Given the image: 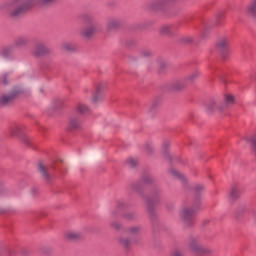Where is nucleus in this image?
I'll use <instances>...</instances> for the list:
<instances>
[{"label": "nucleus", "mask_w": 256, "mask_h": 256, "mask_svg": "<svg viewBox=\"0 0 256 256\" xmlns=\"http://www.w3.org/2000/svg\"><path fill=\"white\" fill-rule=\"evenodd\" d=\"M225 103L221 102L219 99L211 100L206 105V111L208 113H223L227 109V105H233L235 103V96L233 94H226L224 96Z\"/></svg>", "instance_id": "1"}, {"label": "nucleus", "mask_w": 256, "mask_h": 256, "mask_svg": "<svg viewBox=\"0 0 256 256\" xmlns=\"http://www.w3.org/2000/svg\"><path fill=\"white\" fill-rule=\"evenodd\" d=\"M33 0L27 2H21V0H12L7 3L8 11H10L11 17H19L23 15L29 7H33Z\"/></svg>", "instance_id": "2"}, {"label": "nucleus", "mask_w": 256, "mask_h": 256, "mask_svg": "<svg viewBox=\"0 0 256 256\" xmlns=\"http://www.w3.org/2000/svg\"><path fill=\"white\" fill-rule=\"evenodd\" d=\"M195 213H197L196 206H185L181 208L179 215L184 225H191V223H193V217H195Z\"/></svg>", "instance_id": "3"}, {"label": "nucleus", "mask_w": 256, "mask_h": 256, "mask_svg": "<svg viewBox=\"0 0 256 256\" xmlns=\"http://www.w3.org/2000/svg\"><path fill=\"white\" fill-rule=\"evenodd\" d=\"M189 247L191 251L197 253V255H210V253H212L211 248L202 246L201 243H199V240H197V238H192L190 240Z\"/></svg>", "instance_id": "4"}, {"label": "nucleus", "mask_w": 256, "mask_h": 256, "mask_svg": "<svg viewBox=\"0 0 256 256\" xmlns=\"http://www.w3.org/2000/svg\"><path fill=\"white\" fill-rule=\"evenodd\" d=\"M103 91H105V83L99 82L95 85L94 90L92 91L91 103L97 105L103 101Z\"/></svg>", "instance_id": "5"}, {"label": "nucleus", "mask_w": 256, "mask_h": 256, "mask_svg": "<svg viewBox=\"0 0 256 256\" xmlns=\"http://www.w3.org/2000/svg\"><path fill=\"white\" fill-rule=\"evenodd\" d=\"M21 90L14 89L10 93L2 94L0 96V106L7 105L8 103H11L17 95L21 94Z\"/></svg>", "instance_id": "6"}, {"label": "nucleus", "mask_w": 256, "mask_h": 256, "mask_svg": "<svg viewBox=\"0 0 256 256\" xmlns=\"http://www.w3.org/2000/svg\"><path fill=\"white\" fill-rule=\"evenodd\" d=\"M64 239L66 241H81L83 239V232L79 230H67L64 232Z\"/></svg>", "instance_id": "7"}, {"label": "nucleus", "mask_w": 256, "mask_h": 256, "mask_svg": "<svg viewBox=\"0 0 256 256\" xmlns=\"http://www.w3.org/2000/svg\"><path fill=\"white\" fill-rule=\"evenodd\" d=\"M117 243L120 245V247H123L124 249H129L135 241L131 240L130 237L127 236H120L117 238Z\"/></svg>", "instance_id": "8"}, {"label": "nucleus", "mask_w": 256, "mask_h": 256, "mask_svg": "<svg viewBox=\"0 0 256 256\" xmlns=\"http://www.w3.org/2000/svg\"><path fill=\"white\" fill-rule=\"evenodd\" d=\"M95 31H97V25L91 24L81 30V36L82 37H92V35L95 33Z\"/></svg>", "instance_id": "9"}, {"label": "nucleus", "mask_w": 256, "mask_h": 256, "mask_svg": "<svg viewBox=\"0 0 256 256\" xmlns=\"http://www.w3.org/2000/svg\"><path fill=\"white\" fill-rule=\"evenodd\" d=\"M33 53H34V55L39 57V55H47V53H49V49H47V47H45V45L39 44V45L35 46Z\"/></svg>", "instance_id": "10"}, {"label": "nucleus", "mask_w": 256, "mask_h": 256, "mask_svg": "<svg viewBox=\"0 0 256 256\" xmlns=\"http://www.w3.org/2000/svg\"><path fill=\"white\" fill-rule=\"evenodd\" d=\"M247 14L253 19H256V0H252L250 4L247 6Z\"/></svg>", "instance_id": "11"}, {"label": "nucleus", "mask_w": 256, "mask_h": 256, "mask_svg": "<svg viewBox=\"0 0 256 256\" xmlns=\"http://www.w3.org/2000/svg\"><path fill=\"white\" fill-rule=\"evenodd\" d=\"M76 111H77V113H80L81 115H87V113H89L91 110L89 109V106H87V104L79 103L76 106Z\"/></svg>", "instance_id": "12"}, {"label": "nucleus", "mask_w": 256, "mask_h": 256, "mask_svg": "<svg viewBox=\"0 0 256 256\" xmlns=\"http://www.w3.org/2000/svg\"><path fill=\"white\" fill-rule=\"evenodd\" d=\"M81 125V121L77 118H70L68 121V129H79V126Z\"/></svg>", "instance_id": "13"}, {"label": "nucleus", "mask_w": 256, "mask_h": 256, "mask_svg": "<svg viewBox=\"0 0 256 256\" xmlns=\"http://www.w3.org/2000/svg\"><path fill=\"white\" fill-rule=\"evenodd\" d=\"M126 233L129 235V237L139 235V233H141V227L140 226H132L126 230Z\"/></svg>", "instance_id": "14"}, {"label": "nucleus", "mask_w": 256, "mask_h": 256, "mask_svg": "<svg viewBox=\"0 0 256 256\" xmlns=\"http://www.w3.org/2000/svg\"><path fill=\"white\" fill-rule=\"evenodd\" d=\"M121 25V21L119 19H112L107 24V29L109 31H113V29H117Z\"/></svg>", "instance_id": "15"}, {"label": "nucleus", "mask_w": 256, "mask_h": 256, "mask_svg": "<svg viewBox=\"0 0 256 256\" xmlns=\"http://www.w3.org/2000/svg\"><path fill=\"white\" fill-rule=\"evenodd\" d=\"M20 132H21V126L13 125L10 127V135L12 137H17V135H19Z\"/></svg>", "instance_id": "16"}, {"label": "nucleus", "mask_w": 256, "mask_h": 256, "mask_svg": "<svg viewBox=\"0 0 256 256\" xmlns=\"http://www.w3.org/2000/svg\"><path fill=\"white\" fill-rule=\"evenodd\" d=\"M217 47L219 49H225L226 47H229V39L221 38L217 43Z\"/></svg>", "instance_id": "17"}, {"label": "nucleus", "mask_w": 256, "mask_h": 256, "mask_svg": "<svg viewBox=\"0 0 256 256\" xmlns=\"http://www.w3.org/2000/svg\"><path fill=\"white\" fill-rule=\"evenodd\" d=\"M161 35H169L171 33V26L170 25H163L159 29Z\"/></svg>", "instance_id": "18"}, {"label": "nucleus", "mask_w": 256, "mask_h": 256, "mask_svg": "<svg viewBox=\"0 0 256 256\" xmlns=\"http://www.w3.org/2000/svg\"><path fill=\"white\" fill-rule=\"evenodd\" d=\"M238 197H239V189L233 188V189L230 191L229 199H230L231 201H235V199H237Z\"/></svg>", "instance_id": "19"}, {"label": "nucleus", "mask_w": 256, "mask_h": 256, "mask_svg": "<svg viewBox=\"0 0 256 256\" xmlns=\"http://www.w3.org/2000/svg\"><path fill=\"white\" fill-rule=\"evenodd\" d=\"M55 0H32L33 5H49V3H54Z\"/></svg>", "instance_id": "20"}, {"label": "nucleus", "mask_w": 256, "mask_h": 256, "mask_svg": "<svg viewBox=\"0 0 256 256\" xmlns=\"http://www.w3.org/2000/svg\"><path fill=\"white\" fill-rule=\"evenodd\" d=\"M27 43H29V39H27L26 37H20L16 41V46L17 47H23V46L27 45Z\"/></svg>", "instance_id": "21"}, {"label": "nucleus", "mask_w": 256, "mask_h": 256, "mask_svg": "<svg viewBox=\"0 0 256 256\" xmlns=\"http://www.w3.org/2000/svg\"><path fill=\"white\" fill-rule=\"evenodd\" d=\"M62 49H64V51H73V49H75V46L71 42H64L62 44Z\"/></svg>", "instance_id": "22"}, {"label": "nucleus", "mask_w": 256, "mask_h": 256, "mask_svg": "<svg viewBox=\"0 0 256 256\" xmlns=\"http://www.w3.org/2000/svg\"><path fill=\"white\" fill-rule=\"evenodd\" d=\"M159 105V102L157 101H153L150 106H149V113H155V111H157V106Z\"/></svg>", "instance_id": "23"}, {"label": "nucleus", "mask_w": 256, "mask_h": 256, "mask_svg": "<svg viewBox=\"0 0 256 256\" xmlns=\"http://www.w3.org/2000/svg\"><path fill=\"white\" fill-rule=\"evenodd\" d=\"M38 169H39L41 175H43V177H48L47 168H45L43 164H39Z\"/></svg>", "instance_id": "24"}, {"label": "nucleus", "mask_w": 256, "mask_h": 256, "mask_svg": "<svg viewBox=\"0 0 256 256\" xmlns=\"http://www.w3.org/2000/svg\"><path fill=\"white\" fill-rule=\"evenodd\" d=\"M183 87H185V83H183V82H176V83H174V85H173V88H174L176 91H179V89H183Z\"/></svg>", "instance_id": "25"}, {"label": "nucleus", "mask_w": 256, "mask_h": 256, "mask_svg": "<svg viewBox=\"0 0 256 256\" xmlns=\"http://www.w3.org/2000/svg\"><path fill=\"white\" fill-rule=\"evenodd\" d=\"M170 175L174 177H178L179 179H183V174L179 173L177 170H170Z\"/></svg>", "instance_id": "26"}, {"label": "nucleus", "mask_w": 256, "mask_h": 256, "mask_svg": "<svg viewBox=\"0 0 256 256\" xmlns=\"http://www.w3.org/2000/svg\"><path fill=\"white\" fill-rule=\"evenodd\" d=\"M110 226L116 231H119V229H121V224L117 221L111 222Z\"/></svg>", "instance_id": "27"}, {"label": "nucleus", "mask_w": 256, "mask_h": 256, "mask_svg": "<svg viewBox=\"0 0 256 256\" xmlns=\"http://www.w3.org/2000/svg\"><path fill=\"white\" fill-rule=\"evenodd\" d=\"M127 164L129 167H135L137 165V160L135 158H129L127 160Z\"/></svg>", "instance_id": "28"}, {"label": "nucleus", "mask_w": 256, "mask_h": 256, "mask_svg": "<svg viewBox=\"0 0 256 256\" xmlns=\"http://www.w3.org/2000/svg\"><path fill=\"white\" fill-rule=\"evenodd\" d=\"M199 77V72H194L191 75L188 76V81H193L194 79H197Z\"/></svg>", "instance_id": "29"}, {"label": "nucleus", "mask_w": 256, "mask_h": 256, "mask_svg": "<svg viewBox=\"0 0 256 256\" xmlns=\"http://www.w3.org/2000/svg\"><path fill=\"white\" fill-rule=\"evenodd\" d=\"M7 79H9V74H3L1 76V83H3L4 85H7L8 83Z\"/></svg>", "instance_id": "30"}, {"label": "nucleus", "mask_w": 256, "mask_h": 256, "mask_svg": "<svg viewBox=\"0 0 256 256\" xmlns=\"http://www.w3.org/2000/svg\"><path fill=\"white\" fill-rule=\"evenodd\" d=\"M171 256H183V252L181 250H174Z\"/></svg>", "instance_id": "31"}, {"label": "nucleus", "mask_w": 256, "mask_h": 256, "mask_svg": "<svg viewBox=\"0 0 256 256\" xmlns=\"http://www.w3.org/2000/svg\"><path fill=\"white\" fill-rule=\"evenodd\" d=\"M146 149L148 153H151V151H153V147L149 144L146 145Z\"/></svg>", "instance_id": "32"}, {"label": "nucleus", "mask_w": 256, "mask_h": 256, "mask_svg": "<svg viewBox=\"0 0 256 256\" xmlns=\"http://www.w3.org/2000/svg\"><path fill=\"white\" fill-rule=\"evenodd\" d=\"M196 191H203V186L201 185L196 186Z\"/></svg>", "instance_id": "33"}, {"label": "nucleus", "mask_w": 256, "mask_h": 256, "mask_svg": "<svg viewBox=\"0 0 256 256\" xmlns=\"http://www.w3.org/2000/svg\"><path fill=\"white\" fill-rule=\"evenodd\" d=\"M167 147H169V143H164L163 144V149H167Z\"/></svg>", "instance_id": "34"}, {"label": "nucleus", "mask_w": 256, "mask_h": 256, "mask_svg": "<svg viewBox=\"0 0 256 256\" xmlns=\"http://www.w3.org/2000/svg\"><path fill=\"white\" fill-rule=\"evenodd\" d=\"M85 93H89V88H84Z\"/></svg>", "instance_id": "35"}]
</instances>
